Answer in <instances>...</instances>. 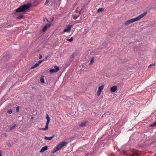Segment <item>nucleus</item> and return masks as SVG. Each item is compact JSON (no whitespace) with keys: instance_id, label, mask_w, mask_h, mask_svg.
Returning a JSON list of instances; mask_svg holds the SVG:
<instances>
[{"instance_id":"1","label":"nucleus","mask_w":156,"mask_h":156,"mask_svg":"<svg viewBox=\"0 0 156 156\" xmlns=\"http://www.w3.org/2000/svg\"><path fill=\"white\" fill-rule=\"evenodd\" d=\"M147 13V12H144L137 17L135 18H132L129 20H127L125 22V26H127L129 24L140 20L143 17L145 16L146 15Z\"/></svg>"},{"instance_id":"2","label":"nucleus","mask_w":156,"mask_h":156,"mask_svg":"<svg viewBox=\"0 0 156 156\" xmlns=\"http://www.w3.org/2000/svg\"><path fill=\"white\" fill-rule=\"evenodd\" d=\"M31 5V4L28 3L27 4H24L21 5L20 7L16 9L15 11L16 12H23L27 11L29 10Z\"/></svg>"},{"instance_id":"3","label":"nucleus","mask_w":156,"mask_h":156,"mask_svg":"<svg viewBox=\"0 0 156 156\" xmlns=\"http://www.w3.org/2000/svg\"><path fill=\"white\" fill-rule=\"evenodd\" d=\"M67 144L66 141H63L58 144L54 149L52 150L51 152L54 153L60 150L64 146Z\"/></svg>"},{"instance_id":"4","label":"nucleus","mask_w":156,"mask_h":156,"mask_svg":"<svg viewBox=\"0 0 156 156\" xmlns=\"http://www.w3.org/2000/svg\"><path fill=\"white\" fill-rule=\"evenodd\" d=\"M46 118L47 119V122L46 124L45 127L44 128H40V130H46L48 129V124L50 122V118L49 116L48 115H47Z\"/></svg>"},{"instance_id":"5","label":"nucleus","mask_w":156,"mask_h":156,"mask_svg":"<svg viewBox=\"0 0 156 156\" xmlns=\"http://www.w3.org/2000/svg\"><path fill=\"white\" fill-rule=\"evenodd\" d=\"M55 69H51L49 71L51 73H55L58 72L59 70V68L58 66H54Z\"/></svg>"},{"instance_id":"6","label":"nucleus","mask_w":156,"mask_h":156,"mask_svg":"<svg viewBox=\"0 0 156 156\" xmlns=\"http://www.w3.org/2000/svg\"><path fill=\"white\" fill-rule=\"evenodd\" d=\"M104 88V86L101 85L99 86L98 88V90L97 93V95L98 96H99L101 93V90Z\"/></svg>"},{"instance_id":"7","label":"nucleus","mask_w":156,"mask_h":156,"mask_svg":"<svg viewBox=\"0 0 156 156\" xmlns=\"http://www.w3.org/2000/svg\"><path fill=\"white\" fill-rule=\"evenodd\" d=\"M72 27L71 25L66 26L65 28L64 29L63 32H65L69 31L70 30L71 28Z\"/></svg>"},{"instance_id":"8","label":"nucleus","mask_w":156,"mask_h":156,"mask_svg":"<svg viewBox=\"0 0 156 156\" xmlns=\"http://www.w3.org/2000/svg\"><path fill=\"white\" fill-rule=\"evenodd\" d=\"M87 122L86 121H83L81 122L79 125V127H82L84 126H86V125Z\"/></svg>"},{"instance_id":"9","label":"nucleus","mask_w":156,"mask_h":156,"mask_svg":"<svg viewBox=\"0 0 156 156\" xmlns=\"http://www.w3.org/2000/svg\"><path fill=\"white\" fill-rule=\"evenodd\" d=\"M117 86H114L111 87L110 90L112 92H115L117 90Z\"/></svg>"},{"instance_id":"10","label":"nucleus","mask_w":156,"mask_h":156,"mask_svg":"<svg viewBox=\"0 0 156 156\" xmlns=\"http://www.w3.org/2000/svg\"><path fill=\"white\" fill-rule=\"evenodd\" d=\"M48 149V147L47 146H45L41 148V149L40 152L41 153H43L44 151H46Z\"/></svg>"},{"instance_id":"11","label":"nucleus","mask_w":156,"mask_h":156,"mask_svg":"<svg viewBox=\"0 0 156 156\" xmlns=\"http://www.w3.org/2000/svg\"><path fill=\"white\" fill-rule=\"evenodd\" d=\"M55 136V135L53 134L50 137H47L46 136H45L44 137V138L46 140H51V139L53 138Z\"/></svg>"},{"instance_id":"12","label":"nucleus","mask_w":156,"mask_h":156,"mask_svg":"<svg viewBox=\"0 0 156 156\" xmlns=\"http://www.w3.org/2000/svg\"><path fill=\"white\" fill-rule=\"evenodd\" d=\"M122 155L124 156H128V154L126 153L124 150H123L122 152Z\"/></svg>"},{"instance_id":"13","label":"nucleus","mask_w":156,"mask_h":156,"mask_svg":"<svg viewBox=\"0 0 156 156\" xmlns=\"http://www.w3.org/2000/svg\"><path fill=\"white\" fill-rule=\"evenodd\" d=\"M129 156H138V154L137 152H134L133 154H130Z\"/></svg>"},{"instance_id":"14","label":"nucleus","mask_w":156,"mask_h":156,"mask_svg":"<svg viewBox=\"0 0 156 156\" xmlns=\"http://www.w3.org/2000/svg\"><path fill=\"white\" fill-rule=\"evenodd\" d=\"M38 65H39V64L37 63H37H36L34 65L32 66L31 67V69H34V68L36 67H37Z\"/></svg>"},{"instance_id":"15","label":"nucleus","mask_w":156,"mask_h":156,"mask_svg":"<svg viewBox=\"0 0 156 156\" xmlns=\"http://www.w3.org/2000/svg\"><path fill=\"white\" fill-rule=\"evenodd\" d=\"M16 124H14L10 128V130L11 131L12 130L16 127Z\"/></svg>"},{"instance_id":"16","label":"nucleus","mask_w":156,"mask_h":156,"mask_svg":"<svg viewBox=\"0 0 156 156\" xmlns=\"http://www.w3.org/2000/svg\"><path fill=\"white\" fill-rule=\"evenodd\" d=\"M40 81L41 83H44V82L43 76L41 77Z\"/></svg>"},{"instance_id":"17","label":"nucleus","mask_w":156,"mask_h":156,"mask_svg":"<svg viewBox=\"0 0 156 156\" xmlns=\"http://www.w3.org/2000/svg\"><path fill=\"white\" fill-rule=\"evenodd\" d=\"M94 61V57H92L91 58L90 62L89 63V64H92L93 63Z\"/></svg>"},{"instance_id":"18","label":"nucleus","mask_w":156,"mask_h":156,"mask_svg":"<svg viewBox=\"0 0 156 156\" xmlns=\"http://www.w3.org/2000/svg\"><path fill=\"white\" fill-rule=\"evenodd\" d=\"M104 9L102 8H100L98 9L97 12L98 13H99L100 12L102 11Z\"/></svg>"},{"instance_id":"19","label":"nucleus","mask_w":156,"mask_h":156,"mask_svg":"<svg viewBox=\"0 0 156 156\" xmlns=\"http://www.w3.org/2000/svg\"><path fill=\"white\" fill-rule=\"evenodd\" d=\"M47 27L46 26H44V27L42 29V31L43 32L45 31L47 29Z\"/></svg>"},{"instance_id":"20","label":"nucleus","mask_w":156,"mask_h":156,"mask_svg":"<svg viewBox=\"0 0 156 156\" xmlns=\"http://www.w3.org/2000/svg\"><path fill=\"white\" fill-rule=\"evenodd\" d=\"M23 18V15H20L18 16L17 17V19H22Z\"/></svg>"},{"instance_id":"21","label":"nucleus","mask_w":156,"mask_h":156,"mask_svg":"<svg viewBox=\"0 0 156 156\" xmlns=\"http://www.w3.org/2000/svg\"><path fill=\"white\" fill-rule=\"evenodd\" d=\"M80 13H78V15H74L73 18L74 19H76L79 16Z\"/></svg>"},{"instance_id":"22","label":"nucleus","mask_w":156,"mask_h":156,"mask_svg":"<svg viewBox=\"0 0 156 156\" xmlns=\"http://www.w3.org/2000/svg\"><path fill=\"white\" fill-rule=\"evenodd\" d=\"M74 56H75L74 53H72L70 56V58L71 59H73V58H74Z\"/></svg>"},{"instance_id":"23","label":"nucleus","mask_w":156,"mask_h":156,"mask_svg":"<svg viewBox=\"0 0 156 156\" xmlns=\"http://www.w3.org/2000/svg\"><path fill=\"white\" fill-rule=\"evenodd\" d=\"M7 112L9 114H11L12 113V111L11 109H10L7 110Z\"/></svg>"},{"instance_id":"24","label":"nucleus","mask_w":156,"mask_h":156,"mask_svg":"<svg viewBox=\"0 0 156 156\" xmlns=\"http://www.w3.org/2000/svg\"><path fill=\"white\" fill-rule=\"evenodd\" d=\"M73 38L72 37L70 39H67V41L69 42H71L73 40Z\"/></svg>"},{"instance_id":"25","label":"nucleus","mask_w":156,"mask_h":156,"mask_svg":"<svg viewBox=\"0 0 156 156\" xmlns=\"http://www.w3.org/2000/svg\"><path fill=\"white\" fill-rule=\"evenodd\" d=\"M48 57H49V55L46 56H45V57L43 59V60L44 61L46 59H48Z\"/></svg>"},{"instance_id":"26","label":"nucleus","mask_w":156,"mask_h":156,"mask_svg":"<svg viewBox=\"0 0 156 156\" xmlns=\"http://www.w3.org/2000/svg\"><path fill=\"white\" fill-rule=\"evenodd\" d=\"M156 126V122L151 125V127H154Z\"/></svg>"},{"instance_id":"27","label":"nucleus","mask_w":156,"mask_h":156,"mask_svg":"<svg viewBox=\"0 0 156 156\" xmlns=\"http://www.w3.org/2000/svg\"><path fill=\"white\" fill-rule=\"evenodd\" d=\"M16 112H18L19 111V106H17L16 108Z\"/></svg>"},{"instance_id":"28","label":"nucleus","mask_w":156,"mask_h":156,"mask_svg":"<svg viewBox=\"0 0 156 156\" xmlns=\"http://www.w3.org/2000/svg\"><path fill=\"white\" fill-rule=\"evenodd\" d=\"M51 25V24L49 23H47L46 24L45 26H46L47 27V28L49 27Z\"/></svg>"},{"instance_id":"29","label":"nucleus","mask_w":156,"mask_h":156,"mask_svg":"<svg viewBox=\"0 0 156 156\" xmlns=\"http://www.w3.org/2000/svg\"><path fill=\"white\" fill-rule=\"evenodd\" d=\"M48 2L49 0H46L44 5H47Z\"/></svg>"},{"instance_id":"30","label":"nucleus","mask_w":156,"mask_h":156,"mask_svg":"<svg viewBox=\"0 0 156 156\" xmlns=\"http://www.w3.org/2000/svg\"><path fill=\"white\" fill-rule=\"evenodd\" d=\"M44 61L43 60V59L42 60H39L38 62H37V63H38L39 64H39L40 63H41L43 61Z\"/></svg>"},{"instance_id":"31","label":"nucleus","mask_w":156,"mask_h":156,"mask_svg":"<svg viewBox=\"0 0 156 156\" xmlns=\"http://www.w3.org/2000/svg\"><path fill=\"white\" fill-rule=\"evenodd\" d=\"M155 65V64H151L149 66H148V67H150L151 66H154Z\"/></svg>"},{"instance_id":"32","label":"nucleus","mask_w":156,"mask_h":156,"mask_svg":"<svg viewBox=\"0 0 156 156\" xmlns=\"http://www.w3.org/2000/svg\"><path fill=\"white\" fill-rule=\"evenodd\" d=\"M120 129H118V133H116V134H119V133H120Z\"/></svg>"},{"instance_id":"33","label":"nucleus","mask_w":156,"mask_h":156,"mask_svg":"<svg viewBox=\"0 0 156 156\" xmlns=\"http://www.w3.org/2000/svg\"><path fill=\"white\" fill-rule=\"evenodd\" d=\"M42 58V56L41 55H39V59H41V58Z\"/></svg>"},{"instance_id":"34","label":"nucleus","mask_w":156,"mask_h":156,"mask_svg":"<svg viewBox=\"0 0 156 156\" xmlns=\"http://www.w3.org/2000/svg\"><path fill=\"white\" fill-rule=\"evenodd\" d=\"M114 131H115L116 132H117L116 129H114Z\"/></svg>"},{"instance_id":"35","label":"nucleus","mask_w":156,"mask_h":156,"mask_svg":"<svg viewBox=\"0 0 156 156\" xmlns=\"http://www.w3.org/2000/svg\"><path fill=\"white\" fill-rule=\"evenodd\" d=\"M1 154V151H0V156H2V155Z\"/></svg>"},{"instance_id":"36","label":"nucleus","mask_w":156,"mask_h":156,"mask_svg":"<svg viewBox=\"0 0 156 156\" xmlns=\"http://www.w3.org/2000/svg\"><path fill=\"white\" fill-rule=\"evenodd\" d=\"M134 0V1H137V0Z\"/></svg>"},{"instance_id":"37","label":"nucleus","mask_w":156,"mask_h":156,"mask_svg":"<svg viewBox=\"0 0 156 156\" xmlns=\"http://www.w3.org/2000/svg\"><path fill=\"white\" fill-rule=\"evenodd\" d=\"M33 117H32L31 118V119H33Z\"/></svg>"},{"instance_id":"38","label":"nucleus","mask_w":156,"mask_h":156,"mask_svg":"<svg viewBox=\"0 0 156 156\" xmlns=\"http://www.w3.org/2000/svg\"><path fill=\"white\" fill-rule=\"evenodd\" d=\"M126 1H127L128 0H126Z\"/></svg>"},{"instance_id":"39","label":"nucleus","mask_w":156,"mask_h":156,"mask_svg":"<svg viewBox=\"0 0 156 156\" xmlns=\"http://www.w3.org/2000/svg\"><path fill=\"white\" fill-rule=\"evenodd\" d=\"M155 155H156V154H155Z\"/></svg>"}]
</instances>
